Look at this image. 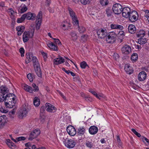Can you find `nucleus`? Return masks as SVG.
<instances>
[{"label":"nucleus","mask_w":149,"mask_h":149,"mask_svg":"<svg viewBox=\"0 0 149 149\" xmlns=\"http://www.w3.org/2000/svg\"><path fill=\"white\" fill-rule=\"evenodd\" d=\"M16 96L13 93H8L5 96L0 95V102H2L4 101L5 105L7 108H11L15 106L16 102Z\"/></svg>","instance_id":"nucleus-1"},{"label":"nucleus","mask_w":149,"mask_h":149,"mask_svg":"<svg viewBox=\"0 0 149 149\" xmlns=\"http://www.w3.org/2000/svg\"><path fill=\"white\" fill-rule=\"evenodd\" d=\"M68 10L69 14L72 18V23L74 25L79 24V21L77 19L75 13L70 7L68 8Z\"/></svg>","instance_id":"nucleus-2"},{"label":"nucleus","mask_w":149,"mask_h":149,"mask_svg":"<svg viewBox=\"0 0 149 149\" xmlns=\"http://www.w3.org/2000/svg\"><path fill=\"white\" fill-rule=\"evenodd\" d=\"M117 35L114 32L109 33L106 38V40L109 43H113L116 40Z\"/></svg>","instance_id":"nucleus-3"},{"label":"nucleus","mask_w":149,"mask_h":149,"mask_svg":"<svg viewBox=\"0 0 149 149\" xmlns=\"http://www.w3.org/2000/svg\"><path fill=\"white\" fill-rule=\"evenodd\" d=\"M122 6L119 3H116L114 4L112 7L113 12L117 15H119L121 13L122 11Z\"/></svg>","instance_id":"nucleus-4"},{"label":"nucleus","mask_w":149,"mask_h":149,"mask_svg":"<svg viewBox=\"0 0 149 149\" xmlns=\"http://www.w3.org/2000/svg\"><path fill=\"white\" fill-rule=\"evenodd\" d=\"M34 30L31 31V35H30L29 31H25L23 33L22 39L23 42H26L28 41L30 38H32L33 36Z\"/></svg>","instance_id":"nucleus-5"},{"label":"nucleus","mask_w":149,"mask_h":149,"mask_svg":"<svg viewBox=\"0 0 149 149\" xmlns=\"http://www.w3.org/2000/svg\"><path fill=\"white\" fill-rule=\"evenodd\" d=\"M65 146L68 148H71L74 147L76 144V142L72 139H66L64 142Z\"/></svg>","instance_id":"nucleus-6"},{"label":"nucleus","mask_w":149,"mask_h":149,"mask_svg":"<svg viewBox=\"0 0 149 149\" xmlns=\"http://www.w3.org/2000/svg\"><path fill=\"white\" fill-rule=\"evenodd\" d=\"M98 38L101 39L104 38L107 35V31L104 28H100L96 30Z\"/></svg>","instance_id":"nucleus-7"},{"label":"nucleus","mask_w":149,"mask_h":149,"mask_svg":"<svg viewBox=\"0 0 149 149\" xmlns=\"http://www.w3.org/2000/svg\"><path fill=\"white\" fill-rule=\"evenodd\" d=\"M42 18V13L41 11H40L37 16L36 21V29L37 30H38L40 29V26L41 24Z\"/></svg>","instance_id":"nucleus-8"},{"label":"nucleus","mask_w":149,"mask_h":149,"mask_svg":"<svg viewBox=\"0 0 149 149\" xmlns=\"http://www.w3.org/2000/svg\"><path fill=\"white\" fill-rule=\"evenodd\" d=\"M138 13L135 11H132L128 17L129 20L132 22H135L138 19Z\"/></svg>","instance_id":"nucleus-9"},{"label":"nucleus","mask_w":149,"mask_h":149,"mask_svg":"<svg viewBox=\"0 0 149 149\" xmlns=\"http://www.w3.org/2000/svg\"><path fill=\"white\" fill-rule=\"evenodd\" d=\"M40 134V131L39 129H37L31 133L29 139L32 140L34 139L37 137Z\"/></svg>","instance_id":"nucleus-10"},{"label":"nucleus","mask_w":149,"mask_h":149,"mask_svg":"<svg viewBox=\"0 0 149 149\" xmlns=\"http://www.w3.org/2000/svg\"><path fill=\"white\" fill-rule=\"evenodd\" d=\"M122 15L123 16L126 18H127L130 16L131 13V10L130 8L126 7L122 9Z\"/></svg>","instance_id":"nucleus-11"},{"label":"nucleus","mask_w":149,"mask_h":149,"mask_svg":"<svg viewBox=\"0 0 149 149\" xmlns=\"http://www.w3.org/2000/svg\"><path fill=\"white\" fill-rule=\"evenodd\" d=\"M67 131L68 134L71 136H74L76 134V131L74 127L71 125L67 127Z\"/></svg>","instance_id":"nucleus-12"},{"label":"nucleus","mask_w":149,"mask_h":149,"mask_svg":"<svg viewBox=\"0 0 149 149\" xmlns=\"http://www.w3.org/2000/svg\"><path fill=\"white\" fill-rule=\"evenodd\" d=\"M121 50L123 54H128L131 51V48L129 45H126L123 46L121 48Z\"/></svg>","instance_id":"nucleus-13"},{"label":"nucleus","mask_w":149,"mask_h":149,"mask_svg":"<svg viewBox=\"0 0 149 149\" xmlns=\"http://www.w3.org/2000/svg\"><path fill=\"white\" fill-rule=\"evenodd\" d=\"M45 107L47 111L50 112H54L56 110V108L53 105L49 103H46Z\"/></svg>","instance_id":"nucleus-14"},{"label":"nucleus","mask_w":149,"mask_h":149,"mask_svg":"<svg viewBox=\"0 0 149 149\" xmlns=\"http://www.w3.org/2000/svg\"><path fill=\"white\" fill-rule=\"evenodd\" d=\"M0 89L2 96H5L6 94L9 93L8 89L5 86H1L0 87Z\"/></svg>","instance_id":"nucleus-15"},{"label":"nucleus","mask_w":149,"mask_h":149,"mask_svg":"<svg viewBox=\"0 0 149 149\" xmlns=\"http://www.w3.org/2000/svg\"><path fill=\"white\" fill-rule=\"evenodd\" d=\"M147 74L146 72L144 71H141L138 75V79L139 81H143L144 80L146 77Z\"/></svg>","instance_id":"nucleus-16"},{"label":"nucleus","mask_w":149,"mask_h":149,"mask_svg":"<svg viewBox=\"0 0 149 149\" xmlns=\"http://www.w3.org/2000/svg\"><path fill=\"white\" fill-rule=\"evenodd\" d=\"M25 15L26 18L28 20H33L35 19V17H36V14L34 13H31L30 12H28L26 14H24Z\"/></svg>","instance_id":"nucleus-17"},{"label":"nucleus","mask_w":149,"mask_h":149,"mask_svg":"<svg viewBox=\"0 0 149 149\" xmlns=\"http://www.w3.org/2000/svg\"><path fill=\"white\" fill-rule=\"evenodd\" d=\"M124 70L126 73L129 74H131L133 72V68L129 64L125 65L124 66Z\"/></svg>","instance_id":"nucleus-18"},{"label":"nucleus","mask_w":149,"mask_h":149,"mask_svg":"<svg viewBox=\"0 0 149 149\" xmlns=\"http://www.w3.org/2000/svg\"><path fill=\"white\" fill-rule=\"evenodd\" d=\"M28 111L25 108L23 107L22 109L19 113V118H22L23 117L26 116Z\"/></svg>","instance_id":"nucleus-19"},{"label":"nucleus","mask_w":149,"mask_h":149,"mask_svg":"<svg viewBox=\"0 0 149 149\" xmlns=\"http://www.w3.org/2000/svg\"><path fill=\"white\" fill-rule=\"evenodd\" d=\"M98 128L95 126H91L89 128V133L91 134H95L97 132Z\"/></svg>","instance_id":"nucleus-20"},{"label":"nucleus","mask_w":149,"mask_h":149,"mask_svg":"<svg viewBox=\"0 0 149 149\" xmlns=\"http://www.w3.org/2000/svg\"><path fill=\"white\" fill-rule=\"evenodd\" d=\"M118 41L119 43H121L123 42L125 36L124 32L122 31H120L118 33Z\"/></svg>","instance_id":"nucleus-21"},{"label":"nucleus","mask_w":149,"mask_h":149,"mask_svg":"<svg viewBox=\"0 0 149 149\" xmlns=\"http://www.w3.org/2000/svg\"><path fill=\"white\" fill-rule=\"evenodd\" d=\"M28 9V8L25 4L21 5L18 8V11L19 13H22L26 11Z\"/></svg>","instance_id":"nucleus-22"},{"label":"nucleus","mask_w":149,"mask_h":149,"mask_svg":"<svg viewBox=\"0 0 149 149\" xmlns=\"http://www.w3.org/2000/svg\"><path fill=\"white\" fill-rule=\"evenodd\" d=\"M69 34L71 36V39L73 41H75L77 39L78 36L76 31H72Z\"/></svg>","instance_id":"nucleus-23"},{"label":"nucleus","mask_w":149,"mask_h":149,"mask_svg":"<svg viewBox=\"0 0 149 149\" xmlns=\"http://www.w3.org/2000/svg\"><path fill=\"white\" fill-rule=\"evenodd\" d=\"M16 30L17 31V34L18 36H20L24 32L25 27L24 26H20L16 27Z\"/></svg>","instance_id":"nucleus-24"},{"label":"nucleus","mask_w":149,"mask_h":149,"mask_svg":"<svg viewBox=\"0 0 149 149\" xmlns=\"http://www.w3.org/2000/svg\"><path fill=\"white\" fill-rule=\"evenodd\" d=\"M47 45L51 49L53 50L57 51L58 50L57 46L51 41H49L47 42Z\"/></svg>","instance_id":"nucleus-25"},{"label":"nucleus","mask_w":149,"mask_h":149,"mask_svg":"<svg viewBox=\"0 0 149 149\" xmlns=\"http://www.w3.org/2000/svg\"><path fill=\"white\" fill-rule=\"evenodd\" d=\"M128 30L129 32L131 34H134L136 31V27L133 24H130L129 26Z\"/></svg>","instance_id":"nucleus-26"},{"label":"nucleus","mask_w":149,"mask_h":149,"mask_svg":"<svg viewBox=\"0 0 149 149\" xmlns=\"http://www.w3.org/2000/svg\"><path fill=\"white\" fill-rule=\"evenodd\" d=\"M26 59L25 60V63L27 64L32 61V59L33 57V55L31 53L26 54Z\"/></svg>","instance_id":"nucleus-27"},{"label":"nucleus","mask_w":149,"mask_h":149,"mask_svg":"<svg viewBox=\"0 0 149 149\" xmlns=\"http://www.w3.org/2000/svg\"><path fill=\"white\" fill-rule=\"evenodd\" d=\"M64 59L61 57H59V58H56L54 59V62L56 65H58L61 64L64 62Z\"/></svg>","instance_id":"nucleus-28"},{"label":"nucleus","mask_w":149,"mask_h":149,"mask_svg":"<svg viewBox=\"0 0 149 149\" xmlns=\"http://www.w3.org/2000/svg\"><path fill=\"white\" fill-rule=\"evenodd\" d=\"M34 68L35 71L37 75L39 77H41L42 75V73L40 65H38L34 66Z\"/></svg>","instance_id":"nucleus-29"},{"label":"nucleus","mask_w":149,"mask_h":149,"mask_svg":"<svg viewBox=\"0 0 149 149\" xmlns=\"http://www.w3.org/2000/svg\"><path fill=\"white\" fill-rule=\"evenodd\" d=\"M112 11L111 7H108L105 9L104 13L106 14L107 17H109L112 15Z\"/></svg>","instance_id":"nucleus-30"},{"label":"nucleus","mask_w":149,"mask_h":149,"mask_svg":"<svg viewBox=\"0 0 149 149\" xmlns=\"http://www.w3.org/2000/svg\"><path fill=\"white\" fill-rule=\"evenodd\" d=\"M23 88L26 91L32 93L33 92V88L27 85L26 84H24L23 85Z\"/></svg>","instance_id":"nucleus-31"},{"label":"nucleus","mask_w":149,"mask_h":149,"mask_svg":"<svg viewBox=\"0 0 149 149\" xmlns=\"http://www.w3.org/2000/svg\"><path fill=\"white\" fill-rule=\"evenodd\" d=\"M145 32L143 30H139L136 33V35L137 37H143L145 35Z\"/></svg>","instance_id":"nucleus-32"},{"label":"nucleus","mask_w":149,"mask_h":149,"mask_svg":"<svg viewBox=\"0 0 149 149\" xmlns=\"http://www.w3.org/2000/svg\"><path fill=\"white\" fill-rule=\"evenodd\" d=\"M85 131V127H81L78 129L77 133L79 135L82 136L84 134Z\"/></svg>","instance_id":"nucleus-33"},{"label":"nucleus","mask_w":149,"mask_h":149,"mask_svg":"<svg viewBox=\"0 0 149 149\" xmlns=\"http://www.w3.org/2000/svg\"><path fill=\"white\" fill-rule=\"evenodd\" d=\"M111 27L113 29L122 30L123 29V27L122 25L113 24H111Z\"/></svg>","instance_id":"nucleus-34"},{"label":"nucleus","mask_w":149,"mask_h":149,"mask_svg":"<svg viewBox=\"0 0 149 149\" xmlns=\"http://www.w3.org/2000/svg\"><path fill=\"white\" fill-rule=\"evenodd\" d=\"M6 116H0V127L4 125L6 122L5 119Z\"/></svg>","instance_id":"nucleus-35"},{"label":"nucleus","mask_w":149,"mask_h":149,"mask_svg":"<svg viewBox=\"0 0 149 149\" xmlns=\"http://www.w3.org/2000/svg\"><path fill=\"white\" fill-rule=\"evenodd\" d=\"M147 41V40L146 38L141 37L140 38L138 39V42L140 45H143L146 43Z\"/></svg>","instance_id":"nucleus-36"},{"label":"nucleus","mask_w":149,"mask_h":149,"mask_svg":"<svg viewBox=\"0 0 149 149\" xmlns=\"http://www.w3.org/2000/svg\"><path fill=\"white\" fill-rule=\"evenodd\" d=\"M100 3L102 7H106L109 3L108 0H100Z\"/></svg>","instance_id":"nucleus-37"},{"label":"nucleus","mask_w":149,"mask_h":149,"mask_svg":"<svg viewBox=\"0 0 149 149\" xmlns=\"http://www.w3.org/2000/svg\"><path fill=\"white\" fill-rule=\"evenodd\" d=\"M34 105L36 107H37L39 106L40 104V100L37 97H35L33 100Z\"/></svg>","instance_id":"nucleus-38"},{"label":"nucleus","mask_w":149,"mask_h":149,"mask_svg":"<svg viewBox=\"0 0 149 149\" xmlns=\"http://www.w3.org/2000/svg\"><path fill=\"white\" fill-rule=\"evenodd\" d=\"M32 61H33V63L34 67L39 65L38 63V59L36 57L33 56L32 59Z\"/></svg>","instance_id":"nucleus-39"},{"label":"nucleus","mask_w":149,"mask_h":149,"mask_svg":"<svg viewBox=\"0 0 149 149\" xmlns=\"http://www.w3.org/2000/svg\"><path fill=\"white\" fill-rule=\"evenodd\" d=\"M138 58L137 54L136 53H134L132 55L131 59L132 61L135 62L137 61Z\"/></svg>","instance_id":"nucleus-40"},{"label":"nucleus","mask_w":149,"mask_h":149,"mask_svg":"<svg viewBox=\"0 0 149 149\" xmlns=\"http://www.w3.org/2000/svg\"><path fill=\"white\" fill-rule=\"evenodd\" d=\"M25 15L23 14L22 15L21 17L17 19V22L18 23H20L24 21L26 18Z\"/></svg>","instance_id":"nucleus-41"},{"label":"nucleus","mask_w":149,"mask_h":149,"mask_svg":"<svg viewBox=\"0 0 149 149\" xmlns=\"http://www.w3.org/2000/svg\"><path fill=\"white\" fill-rule=\"evenodd\" d=\"M79 24L77 25L78 26V31L80 33H84L86 31V29L82 26H79Z\"/></svg>","instance_id":"nucleus-42"},{"label":"nucleus","mask_w":149,"mask_h":149,"mask_svg":"<svg viewBox=\"0 0 149 149\" xmlns=\"http://www.w3.org/2000/svg\"><path fill=\"white\" fill-rule=\"evenodd\" d=\"M32 86L33 87V91H34L35 92H37L38 91V87L35 84L33 83L32 84Z\"/></svg>","instance_id":"nucleus-43"},{"label":"nucleus","mask_w":149,"mask_h":149,"mask_svg":"<svg viewBox=\"0 0 149 149\" xmlns=\"http://www.w3.org/2000/svg\"><path fill=\"white\" fill-rule=\"evenodd\" d=\"M80 65L81 68H82L84 69L85 68L86 66H88V65L84 61H83L81 62L80 63Z\"/></svg>","instance_id":"nucleus-44"},{"label":"nucleus","mask_w":149,"mask_h":149,"mask_svg":"<svg viewBox=\"0 0 149 149\" xmlns=\"http://www.w3.org/2000/svg\"><path fill=\"white\" fill-rule=\"evenodd\" d=\"M143 141L145 143H146L145 141L147 143V145H149V140L146 138L142 136L141 137Z\"/></svg>","instance_id":"nucleus-45"},{"label":"nucleus","mask_w":149,"mask_h":149,"mask_svg":"<svg viewBox=\"0 0 149 149\" xmlns=\"http://www.w3.org/2000/svg\"><path fill=\"white\" fill-rule=\"evenodd\" d=\"M80 1L81 4L84 5H86L90 3L91 0H81Z\"/></svg>","instance_id":"nucleus-46"},{"label":"nucleus","mask_w":149,"mask_h":149,"mask_svg":"<svg viewBox=\"0 0 149 149\" xmlns=\"http://www.w3.org/2000/svg\"><path fill=\"white\" fill-rule=\"evenodd\" d=\"M33 75L31 73L28 74L27 75V77L29 79L30 82H32L33 80Z\"/></svg>","instance_id":"nucleus-47"},{"label":"nucleus","mask_w":149,"mask_h":149,"mask_svg":"<svg viewBox=\"0 0 149 149\" xmlns=\"http://www.w3.org/2000/svg\"><path fill=\"white\" fill-rule=\"evenodd\" d=\"M86 146L90 148H91L93 146V144L91 142L89 141H87L86 143Z\"/></svg>","instance_id":"nucleus-48"},{"label":"nucleus","mask_w":149,"mask_h":149,"mask_svg":"<svg viewBox=\"0 0 149 149\" xmlns=\"http://www.w3.org/2000/svg\"><path fill=\"white\" fill-rule=\"evenodd\" d=\"M131 131L135 135H136L138 137H139L141 136L140 134L137 132L134 129H132Z\"/></svg>","instance_id":"nucleus-49"},{"label":"nucleus","mask_w":149,"mask_h":149,"mask_svg":"<svg viewBox=\"0 0 149 149\" xmlns=\"http://www.w3.org/2000/svg\"><path fill=\"white\" fill-rule=\"evenodd\" d=\"M26 139V138L24 136H20L16 138L17 142L21 141H24Z\"/></svg>","instance_id":"nucleus-50"},{"label":"nucleus","mask_w":149,"mask_h":149,"mask_svg":"<svg viewBox=\"0 0 149 149\" xmlns=\"http://www.w3.org/2000/svg\"><path fill=\"white\" fill-rule=\"evenodd\" d=\"M19 52L21 54V55L22 57L24 56V50L23 48L21 47L19 49Z\"/></svg>","instance_id":"nucleus-51"},{"label":"nucleus","mask_w":149,"mask_h":149,"mask_svg":"<svg viewBox=\"0 0 149 149\" xmlns=\"http://www.w3.org/2000/svg\"><path fill=\"white\" fill-rule=\"evenodd\" d=\"M54 40V42L56 44H58V45H61V43L60 40L58 39H56L53 38Z\"/></svg>","instance_id":"nucleus-52"},{"label":"nucleus","mask_w":149,"mask_h":149,"mask_svg":"<svg viewBox=\"0 0 149 149\" xmlns=\"http://www.w3.org/2000/svg\"><path fill=\"white\" fill-rule=\"evenodd\" d=\"M88 91L92 93L94 95H97V93H96V92L93 91L92 89H89Z\"/></svg>","instance_id":"nucleus-53"},{"label":"nucleus","mask_w":149,"mask_h":149,"mask_svg":"<svg viewBox=\"0 0 149 149\" xmlns=\"http://www.w3.org/2000/svg\"><path fill=\"white\" fill-rule=\"evenodd\" d=\"M62 70L64 71L67 74H69L70 73L71 71L70 70H65V69L64 68H62Z\"/></svg>","instance_id":"nucleus-54"},{"label":"nucleus","mask_w":149,"mask_h":149,"mask_svg":"<svg viewBox=\"0 0 149 149\" xmlns=\"http://www.w3.org/2000/svg\"><path fill=\"white\" fill-rule=\"evenodd\" d=\"M45 108L46 109L45 107L44 106H42L40 109V112L42 113H43V112L45 111Z\"/></svg>","instance_id":"nucleus-55"},{"label":"nucleus","mask_w":149,"mask_h":149,"mask_svg":"<svg viewBox=\"0 0 149 149\" xmlns=\"http://www.w3.org/2000/svg\"><path fill=\"white\" fill-rule=\"evenodd\" d=\"M74 81H79L80 78L79 77L78 75H75V77H74Z\"/></svg>","instance_id":"nucleus-56"},{"label":"nucleus","mask_w":149,"mask_h":149,"mask_svg":"<svg viewBox=\"0 0 149 149\" xmlns=\"http://www.w3.org/2000/svg\"><path fill=\"white\" fill-rule=\"evenodd\" d=\"M87 37V36L85 35H83L81 37V39L83 40L84 41H85V40H86V38Z\"/></svg>","instance_id":"nucleus-57"},{"label":"nucleus","mask_w":149,"mask_h":149,"mask_svg":"<svg viewBox=\"0 0 149 149\" xmlns=\"http://www.w3.org/2000/svg\"><path fill=\"white\" fill-rule=\"evenodd\" d=\"M85 100L87 101H91L92 100V99L90 97H85Z\"/></svg>","instance_id":"nucleus-58"},{"label":"nucleus","mask_w":149,"mask_h":149,"mask_svg":"<svg viewBox=\"0 0 149 149\" xmlns=\"http://www.w3.org/2000/svg\"><path fill=\"white\" fill-rule=\"evenodd\" d=\"M0 6L2 7L5 6V4L4 2H2L0 3Z\"/></svg>","instance_id":"nucleus-59"},{"label":"nucleus","mask_w":149,"mask_h":149,"mask_svg":"<svg viewBox=\"0 0 149 149\" xmlns=\"http://www.w3.org/2000/svg\"><path fill=\"white\" fill-rule=\"evenodd\" d=\"M6 110H4L2 107L0 108V111L2 113H6Z\"/></svg>","instance_id":"nucleus-60"},{"label":"nucleus","mask_w":149,"mask_h":149,"mask_svg":"<svg viewBox=\"0 0 149 149\" xmlns=\"http://www.w3.org/2000/svg\"><path fill=\"white\" fill-rule=\"evenodd\" d=\"M136 49H140L141 47L140 45H136Z\"/></svg>","instance_id":"nucleus-61"},{"label":"nucleus","mask_w":149,"mask_h":149,"mask_svg":"<svg viewBox=\"0 0 149 149\" xmlns=\"http://www.w3.org/2000/svg\"><path fill=\"white\" fill-rule=\"evenodd\" d=\"M42 54L44 57L47 58V54L46 53L44 52H42Z\"/></svg>","instance_id":"nucleus-62"},{"label":"nucleus","mask_w":149,"mask_h":149,"mask_svg":"<svg viewBox=\"0 0 149 149\" xmlns=\"http://www.w3.org/2000/svg\"><path fill=\"white\" fill-rule=\"evenodd\" d=\"M10 113H11L13 115L15 113V111H14V109H12V110L10 112Z\"/></svg>","instance_id":"nucleus-63"},{"label":"nucleus","mask_w":149,"mask_h":149,"mask_svg":"<svg viewBox=\"0 0 149 149\" xmlns=\"http://www.w3.org/2000/svg\"><path fill=\"white\" fill-rule=\"evenodd\" d=\"M100 142L102 143H106V141H105L104 139H102L100 140Z\"/></svg>","instance_id":"nucleus-64"}]
</instances>
